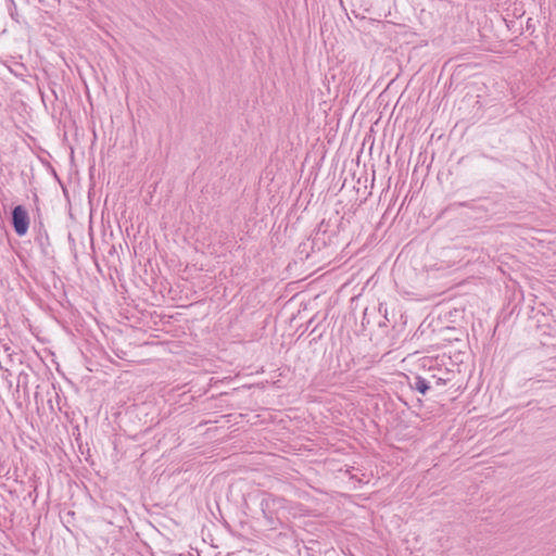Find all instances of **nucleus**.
Here are the masks:
<instances>
[{
    "mask_svg": "<svg viewBox=\"0 0 556 556\" xmlns=\"http://www.w3.org/2000/svg\"><path fill=\"white\" fill-rule=\"evenodd\" d=\"M29 214L25 206L16 205L12 210L11 224L17 236L23 237L29 228Z\"/></svg>",
    "mask_w": 556,
    "mask_h": 556,
    "instance_id": "obj_1",
    "label": "nucleus"
},
{
    "mask_svg": "<svg viewBox=\"0 0 556 556\" xmlns=\"http://www.w3.org/2000/svg\"><path fill=\"white\" fill-rule=\"evenodd\" d=\"M35 242H37L42 250L46 249V247L49 245V236L48 232L40 227L38 235L35 238Z\"/></svg>",
    "mask_w": 556,
    "mask_h": 556,
    "instance_id": "obj_4",
    "label": "nucleus"
},
{
    "mask_svg": "<svg viewBox=\"0 0 556 556\" xmlns=\"http://www.w3.org/2000/svg\"><path fill=\"white\" fill-rule=\"evenodd\" d=\"M426 375L430 378L432 388L445 386L453 379L454 372L446 367L430 366Z\"/></svg>",
    "mask_w": 556,
    "mask_h": 556,
    "instance_id": "obj_2",
    "label": "nucleus"
},
{
    "mask_svg": "<svg viewBox=\"0 0 556 556\" xmlns=\"http://www.w3.org/2000/svg\"><path fill=\"white\" fill-rule=\"evenodd\" d=\"M412 389L425 395L431 389V380L426 376H416L410 384Z\"/></svg>",
    "mask_w": 556,
    "mask_h": 556,
    "instance_id": "obj_3",
    "label": "nucleus"
}]
</instances>
